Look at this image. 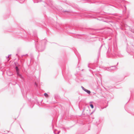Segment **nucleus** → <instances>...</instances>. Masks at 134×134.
Wrapping results in <instances>:
<instances>
[{"instance_id": "nucleus-1", "label": "nucleus", "mask_w": 134, "mask_h": 134, "mask_svg": "<svg viewBox=\"0 0 134 134\" xmlns=\"http://www.w3.org/2000/svg\"><path fill=\"white\" fill-rule=\"evenodd\" d=\"M35 42V45L36 49L39 52H42L45 49L44 45L46 43V40H42L38 43L37 41L36 42L35 40H34Z\"/></svg>"}, {"instance_id": "nucleus-2", "label": "nucleus", "mask_w": 134, "mask_h": 134, "mask_svg": "<svg viewBox=\"0 0 134 134\" xmlns=\"http://www.w3.org/2000/svg\"><path fill=\"white\" fill-rule=\"evenodd\" d=\"M47 3L44 2V7L47 6V5H48L50 7H51L52 5V0H47Z\"/></svg>"}, {"instance_id": "nucleus-3", "label": "nucleus", "mask_w": 134, "mask_h": 134, "mask_svg": "<svg viewBox=\"0 0 134 134\" xmlns=\"http://www.w3.org/2000/svg\"><path fill=\"white\" fill-rule=\"evenodd\" d=\"M15 69L16 71L17 76H19L21 79H24V77H23L19 73V68L17 66H16L15 67Z\"/></svg>"}, {"instance_id": "nucleus-4", "label": "nucleus", "mask_w": 134, "mask_h": 134, "mask_svg": "<svg viewBox=\"0 0 134 134\" xmlns=\"http://www.w3.org/2000/svg\"><path fill=\"white\" fill-rule=\"evenodd\" d=\"M116 68V66H114L106 68V70L109 71H111L112 70H114Z\"/></svg>"}, {"instance_id": "nucleus-5", "label": "nucleus", "mask_w": 134, "mask_h": 134, "mask_svg": "<svg viewBox=\"0 0 134 134\" xmlns=\"http://www.w3.org/2000/svg\"><path fill=\"white\" fill-rule=\"evenodd\" d=\"M114 53L112 54L113 55H117L118 56L120 57H122L123 56L119 52L114 51Z\"/></svg>"}, {"instance_id": "nucleus-6", "label": "nucleus", "mask_w": 134, "mask_h": 134, "mask_svg": "<svg viewBox=\"0 0 134 134\" xmlns=\"http://www.w3.org/2000/svg\"><path fill=\"white\" fill-rule=\"evenodd\" d=\"M57 28L59 30H60V31H63L64 32H66L65 30H63V29L62 28H61V27H60V26H59V27H58V28Z\"/></svg>"}, {"instance_id": "nucleus-7", "label": "nucleus", "mask_w": 134, "mask_h": 134, "mask_svg": "<svg viewBox=\"0 0 134 134\" xmlns=\"http://www.w3.org/2000/svg\"><path fill=\"white\" fill-rule=\"evenodd\" d=\"M86 92L89 94H90L91 93L90 91L87 90Z\"/></svg>"}, {"instance_id": "nucleus-8", "label": "nucleus", "mask_w": 134, "mask_h": 134, "mask_svg": "<svg viewBox=\"0 0 134 134\" xmlns=\"http://www.w3.org/2000/svg\"><path fill=\"white\" fill-rule=\"evenodd\" d=\"M44 95L46 97H48V95L46 93H45L44 94Z\"/></svg>"}, {"instance_id": "nucleus-9", "label": "nucleus", "mask_w": 134, "mask_h": 134, "mask_svg": "<svg viewBox=\"0 0 134 134\" xmlns=\"http://www.w3.org/2000/svg\"><path fill=\"white\" fill-rule=\"evenodd\" d=\"M90 106L91 107V108L93 109L94 108V106L92 104H90Z\"/></svg>"}, {"instance_id": "nucleus-10", "label": "nucleus", "mask_w": 134, "mask_h": 134, "mask_svg": "<svg viewBox=\"0 0 134 134\" xmlns=\"http://www.w3.org/2000/svg\"><path fill=\"white\" fill-rule=\"evenodd\" d=\"M99 121H97L96 122H97V126L98 127V125L99 124Z\"/></svg>"}, {"instance_id": "nucleus-11", "label": "nucleus", "mask_w": 134, "mask_h": 134, "mask_svg": "<svg viewBox=\"0 0 134 134\" xmlns=\"http://www.w3.org/2000/svg\"><path fill=\"white\" fill-rule=\"evenodd\" d=\"M20 1V3H22L25 0H19Z\"/></svg>"}, {"instance_id": "nucleus-12", "label": "nucleus", "mask_w": 134, "mask_h": 134, "mask_svg": "<svg viewBox=\"0 0 134 134\" xmlns=\"http://www.w3.org/2000/svg\"><path fill=\"white\" fill-rule=\"evenodd\" d=\"M26 55H27V54H26L25 55H22L21 56V57H23V56H26Z\"/></svg>"}, {"instance_id": "nucleus-13", "label": "nucleus", "mask_w": 134, "mask_h": 134, "mask_svg": "<svg viewBox=\"0 0 134 134\" xmlns=\"http://www.w3.org/2000/svg\"><path fill=\"white\" fill-rule=\"evenodd\" d=\"M96 110V108L95 109H94L93 111L92 112V113H91V114H92Z\"/></svg>"}, {"instance_id": "nucleus-14", "label": "nucleus", "mask_w": 134, "mask_h": 134, "mask_svg": "<svg viewBox=\"0 0 134 134\" xmlns=\"http://www.w3.org/2000/svg\"><path fill=\"white\" fill-rule=\"evenodd\" d=\"M10 55H9L8 57H6V58L7 59L8 58H9V57L10 56Z\"/></svg>"}, {"instance_id": "nucleus-15", "label": "nucleus", "mask_w": 134, "mask_h": 134, "mask_svg": "<svg viewBox=\"0 0 134 134\" xmlns=\"http://www.w3.org/2000/svg\"><path fill=\"white\" fill-rule=\"evenodd\" d=\"M81 88H82V90H83L85 89V88L83 86H81Z\"/></svg>"}, {"instance_id": "nucleus-16", "label": "nucleus", "mask_w": 134, "mask_h": 134, "mask_svg": "<svg viewBox=\"0 0 134 134\" xmlns=\"http://www.w3.org/2000/svg\"><path fill=\"white\" fill-rule=\"evenodd\" d=\"M87 90V89H85H85L83 90V91H85V92Z\"/></svg>"}, {"instance_id": "nucleus-17", "label": "nucleus", "mask_w": 134, "mask_h": 134, "mask_svg": "<svg viewBox=\"0 0 134 134\" xmlns=\"http://www.w3.org/2000/svg\"><path fill=\"white\" fill-rule=\"evenodd\" d=\"M13 74V73H11L10 74V75H9V76H10L11 75H12Z\"/></svg>"}, {"instance_id": "nucleus-18", "label": "nucleus", "mask_w": 134, "mask_h": 134, "mask_svg": "<svg viewBox=\"0 0 134 134\" xmlns=\"http://www.w3.org/2000/svg\"><path fill=\"white\" fill-rule=\"evenodd\" d=\"M60 132V131H58V132L57 133L58 134H59V133Z\"/></svg>"}, {"instance_id": "nucleus-19", "label": "nucleus", "mask_w": 134, "mask_h": 134, "mask_svg": "<svg viewBox=\"0 0 134 134\" xmlns=\"http://www.w3.org/2000/svg\"><path fill=\"white\" fill-rule=\"evenodd\" d=\"M54 134H57V133H56V132H55V131H54Z\"/></svg>"}, {"instance_id": "nucleus-20", "label": "nucleus", "mask_w": 134, "mask_h": 134, "mask_svg": "<svg viewBox=\"0 0 134 134\" xmlns=\"http://www.w3.org/2000/svg\"><path fill=\"white\" fill-rule=\"evenodd\" d=\"M35 85L36 86H37V84L36 83H35Z\"/></svg>"}, {"instance_id": "nucleus-21", "label": "nucleus", "mask_w": 134, "mask_h": 134, "mask_svg": "<svg viewBox=\"0 0 134 134\" xmlns=\"http://www.w3.org/2000/svg\"><path fill=\"white\" fill-rule=\"evenodd\" d=\"M63 129L64 130H65V128L64 127H63Z\"/></svg>"}, {"instance_id": "nucleus-22", "label": "nucleus", "mask_w": 134, "mask_h": 134, "mask_svg": "<svg viewBox=\"0 0 134 134\" xmlns=\"http://www.w3.org/2000/svg\"><path fill=\"white\" fill-rule=\"evenodd\" d=\"M92 102H90V103H91Z\"/></svg>"}, {"instance_id": "nucleus-23", "label": "nucleus", "mask_w": 134, "mask_h": 134, "mask_svg": "<svg viewBox=\"0 0 134 134\" xmlns=\"http://www.w3.org/2000/svg\"><path fill=\"white\" fill-rule=\"evenodd\" d=\"M16 55H18V54H16Z\"/></svg>"}, {"instance_id": "nucleus-24", "label": "nucleus", "mask_w": 134, "mask_h": 134, "mask_svg": "<svg viewBox=\"0 0 134 134\" xmlns=\"http://www.w3.org/2000/svg\"><path fill=\"white\" fill-rule=\"evenodd\" d=\"M7 72V74H8V72Z\"/></svg>"}, {"instance_id": "nucleus-25", "label": "nucleus", "mask_w": 134, "mask_h": 134, "mask_svg": "<svg viewBox=\"0 0 134 134\" xmlns=\"http://www.w3.org/2000/svg\"><path fill=\"white\" fill-rule=\"evenodd\" d=\"M9 59H8V61H9Z\"/></svg>"}, {"instance_id": "nucleus-26", "label": "nucleus", "mask_w": 134, "mask_h": 134, "mask_svg": "<svg viewBox=\"0 0 134 134\" xmlns=\"http://www.w3.org/2000/svg\"><path fill=\"white\" fill-rule=\"evenodd\" d=\"M98 55H100V54H98Z\"/></svg>"}, {"instance_id": "nucleus-27", "label": "nucleus", "mask_w": 134, "mask_h": 134, "mask_svg": "<svg viewBox=\"0 0 134 134\" xmlns=\"http://www.w3.org/2000/svg\"><path fill=\"white\" fill-rule=\"evenodd\" d=\"M88 67H89V65H88Z\"/></svg>"}]
</instances>
